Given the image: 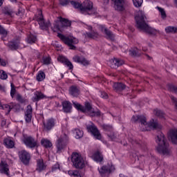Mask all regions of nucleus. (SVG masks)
<instances>
[{
    "instance_id": "obj_1",
    "label": "nucleus",
    "mask_w": 177,
    "mask_h": 177,
    "mask_svg": "<svg viewBox=\"0 0 177 177\" xmlns=\"http://www.w3.org/2000/svg\"><path fill=\"white\" fill-rule=\"evenodd\" d=\"M132 122H135L136 124H140V127L141 128V131H150V129H157L160 128L158 127V123L151 122L147 123V120L146 117L143 115H133L131 118Z\"/></svg>"
},
{
    "instance_id": "obj_2",
    "label": "nucleus",
    "mask_w": 177,
    "mask_h": 177,
    "mask_svg": "<svg viewBox=\"0 0 177 177\" xmlns=\"http://www.w3.org/2000/svg\"><path fill=\"white\" fill-rule=\"evenodd\" d=\"M135 19L137 28H139V30H142V31H145L151 35H156V34H157V30L149 26V25L146 23V16H145L142 13L138 14Z\"/></svg>"
},
{
    "instance_id": "obj_3",
    "label": "nucleus",
    "mask_w": 177,
    "mask_h": 177,
    "mask_svg": "<svg viewBox=\"0 0 177 177\" xmlns=\"http://www.w3.org/2000/svg\"><path fill=\"white\" fill-rule=\"evenodd\" d=\"M156 142L158 144L156 150L160 154H169V145L167 142L165 136L161 131L157 135Z\"/></svg>"
},
{
    "instance_id": "obj_4",
    "label": "nucleus",
    "mask_w": 177,
    "mask_h": 177,
    "mask_svg": "<svg viewBox=\"0 0 177 177\" xmlns=\"http://www.w3.org/2000/svg\"><path fill=\"white\" fill-rule=\"evenodd\" d=\"M81 13L88 16H97V10L93 8V2L86 0L82 4Z\"/></svg>"
},
{
    "instance_id": "obj_5",
    "label": "nucleus",
    "mask_w": 177,
    "mask_h": 177,
    "mask_svg": "<svg viewBox=\"0 0 177 177\" xmlns=\"http://www.w3.org/2000/svg\"><path fill=\"white\" fill-rule=\"evenodd\" d=\"M57 37L64 44H65V45L69 46V49H71L72 50H75V49H77V47L74 45L78 44V39L73 36H66L61 33H58Z\"/></svg>"
},
{
    "instance_id": "obj_6",
    "label": "nucleus",
    "mask_w": 177,
    "mask_h": 177,
    "mask_svg": "<svg viewBox=\"0 0 177 177\" xmlns=\"http://www.w3.org/2000/svg\"><path fill=\"white\" fill-rule=\"evenodd\" d=\"M86 128L88 133L93 135L95 139H97V140H102V133L95 123L89 122L88 124H86Z\"/></svg>"
},
{
    "instance_id": "obj_7",
    "label": "nucleus",
    "mask_w": 177,
    "mask_h": 177,
    "mask_svg": "<svg viewBox=\"0 0 177 177\" xmlns=\"http://www.w3.org/2000/svg\"><path fill=\"white\" fill-rule=\"evenodd\" d=\"M71 162L73 165L77 169H82L84 167H85V162L84 161V158L81 156V154L73 152L71 156Z\"/></svg>"
},
{
    "instance_id": "obj_8",
    "label": "nucleus",
    "mask_w": 177,
    "mask_h": 177,
    "mask_svg": "<svg viewBox=\"0 0 177 177\" xmlns=\"http://www.w3.org/2000/svg\"><path fill=\"white\" fill-rule=\"evenodd\" d=\"M22 142L28 149L38 147V141L31 136L23 135Z\"/></svg>"
},
{
    "instance_id": "obj_9",
    "label": "nucleus",
    "mask_w": 177,
    "mask_h": 177,
    "mask_svg": "<svg viewBox=\"0 0 177 177\" xmlns=\"http://www.w3.org/2000/svg\"><path fill=\"white\" fill-rule=\"evenodd\" d=\"M58 19L59 20L55 22L54 27L52 28V30L54 32H56V31H60L61 27L64 28L71 26V22L70 20L62 17H59Z\"/></svg>"
},
{
    "instance_id": "obj_10",
    "label": "nucleus",
    "mask_w": 177,
    "mask_h": 177,
    "mask_svg": "<svg viewBox=\"0 0 177 177\" xmlns=\"http://www.w3.org/2000/svg\"><path fill=\"white\" fill-rule=\"evenodd\" d=\"M68 143V137L67 135L64 134L61 136L57 140L56 142V147H57V151L59 153V151H62V150H64V149L67 146V144Z\"/></svg>"
},
{
    "instance_id": "obj_11",
    "label": "nucleus",
    "mask_w": 177,
    "mask_h": 177,
    "mask_svg": "<svg viewBox=\"0 0 177 177\" xmlns=\"http://www.w3.org/2000/svg\"><path fill=\"white\" fill-rule=\"evenodd\" d=\"M19 158L24 165H30L31 161V154L26 150H21L18 152Z\"/></svg>"
},
{
    "instance_id": "obj_12",
    "label": "nucleus",
    "mask_w": 177,
    "mask_h": 177,
    "mask_svg": "<svg viewBox=\"0 0 177 177\" xmlns=\"http://www.w3.org/2000/svg\"><path fill=\"white\" fill-rule=\"evenodd\" d=\"M35 19L39 23V26L41 30H45L46 31H48L49 30V28L51 26L50 21H45V19H44V15H42V12H40V13L36 17Z\"/></svg>"
},
{
    "instance_id": "obj_13",
    "label": "nucleus",
    "mask_w": 177,
    "mask_h": 177,
    "mask_svg": "<svg viewBox=\"0 0 177 177\" xmlns=\"http://www.w3.org/2000/svg\"><path fill=\"white\" fill-rule=\"evenodd\" d=\"M83 113H88L90 117H100V111H95L92 107V104L88 102H84L83 106Z\"/></svg>"
},
{
    "instance_id": "obj_14",
    "label": "nucleus",
    "mask_w": 177,
    "mask_h": 177,
    "mask_svg": "<svg viewBox=\"0 0 177 177\" xmlns=\"http://www.w3.org/2000/svg\"><path fill=\"white\" fill-rule=\"evenodd\" d=\"M115 168L114 167V165H113L111 163L108 164L106 165L102 166L100 169H98V171L102 176H104V174H110L111 172H113Z\"/></svg>"
},
{
    "instance_id": "obj_15",
    "label": "nucleus",
    "mask_w": 177,
    "mask_h": 177,
    "mask_svg": "<svg viewBox=\"0 0 177 177\" xmlns=\"http://www.w3.org/2000/svg\"><path fill=\"white\" fill-rule=\"evenodd\" d=\"M114 3V8L115 10H118V12H123L125 10V1L124 0H111Z\"/></svg>"
},
{
    "instance_id": "obj_16",
    "label": "nucleus",
    "mask_w": 177,
    "mask_h": 177,
    "mask_svg": "<svg viewBox=\"0 0 177 177\" xmlns=\"http://www.w3.org/2000/svg\"><path fill=\"white\" fill-rule=\"evenodd\" d=\"M57 60L60 63H62V64L66 66V67H68V70H73L74 68L73 63H71V62H70V60H68V59L66 58L65 57L60 55L57 57Z\"/></svg>"
},
{
    "instance_id": "obj_17",
    "label": "nucleus",
    "mask_w": 177,
    "mask_h": 177,
    "mask_svg": "<svg viewBox=\"0 0 177 177\" xmlns=\"http://www.w3.org/2000/svg\"><path fill=\"white\" fill-rule=\"evenodd\" d=\"M0 174L9 176V165L5 160H1L0 162Z\"/></svg>"
},
{
    "instance_id": "obj_18",
    "label": "nucleus",
    "mask_w": 177,
    "mask_h": 177,
    "mask_svg": "<svg viewBox=\"0 0 177 177\" xmlns=\"http://www.w3.org/2000/svg\"><path fill=\"white\" fill-rule=\"evenodd\" d=\"M32 118V106L31 105H28L26 110L25 111V121L26 122H31V119Z\"/></svg>"
},
{
    "instance_id": "obj_19",
    "label": "nucleus",
    "mask_w": 177,
    "mask_h": 177,
    "mask_svg": "<svg viewBox=\"0 0 177 177\" xmlns=\"http://www.w3.org/2000/svg\"><path fill=\"white\" fill-rule=\"evenodd\" d=\"M3 145L7 149H13L15 147V141L10 137H6L3 140Z\"/></svg>"
},
{
    "instance_id": "obj_20",
    "label": "nucleus",
    "mask_w": 177,
    "mask_h": 177,
    "mask_svg": "<svg viewBox=\"0 0 177 177\" xmlns=\"http://www.w3.org/2000/svg\"><path fill=\"white\" fill-rule=\"evenodd\" d=\"M62 110L64 113H71V109H73V104L69 101H63L62 102Z\"/></svg>"
},
{
    "instance_id": "obj_21",
    "label": "nucleus",
    "mask_w": 177,
    "mask_h": 177,
    "mask_svg": "<svg viewBox=\"0 0 177 177\" xmlns=\"http://www.w3.org/2000/svg\"><path fill=\"white\" fill-rule=\"evenodd\" d=\"M80 87L77 86H71L69 88V94L73 97H78V96H80Z\"/></svg>"
},
{
    "instance_id": "obj_22",
    "label": "nucleus",
    "mask_w": 177,
    "mask_h": 177,
    "mask_svg": "<svg viewBox=\"0 0 177 177\" xmlns=\"http://www.w3.org/2000/svg\"><path fill=\"white\" fill-rule=\"evenodd\" d=\"M111 68H118L120 66L124 64V60L118 59V58H113L112 61H111Z\"/></svg>"
},
{
    "instance_id": "obj_23",
    "label": "nucleus",
    "mask_w": 177,
    "mask_h": 177,
    "mask_svg": "<svg viewBox=\"0 0 177 177\" xmlns=\"http://www.w3.org/2000/svg\"><path fill=\"white\" fill-rule=\"evenodd\" d=\"M73 60L76 63H81V64H83V66H88V64H89V62L86 60V59H85L84 57L76 55L73 57Z\"/></svg>"
},
{
    "instance_id": "obj_24",
    "label": "nucleus",
    "mask_w": 177,
    "mask_h": 177,
    "mask_svg": "<svg viewBox=\"0 0 177 177\" xmlns=\"http://www.w3.org/2000/svg\"><path fill=\"white\" fill-rule=\"evenodd\" d=\"M44 169H46V165L44 162V159H38L37 160V168L36 171H38L39 172H42V171H44Z\"/></svg>"
},
{
    "instance_id": "obj_25",
    "label": "nucleus",
    "mask_w": 177,
    "mask_h": 177,
    "mask_svg": "<svg viewBox=\"0 0 177 177\" xmlns=\"http://www.w3.org/2000/svg\"><path fill=\"white\" fill-rule=\"evenodd\" d=\"M55 119L50 118L48 119L46 123H44V129L46 131H50L53 127H55Z\"/></svg>"
},
{
    "instance_id": "obj_26",
    "label": "nucleus",
    "mask_w": 177,
    "mask_h": 177,
    "mask_svg": "<svg viewBox=\"0 0 177 177\" xmlns=\"http://www.w3.org/2000/svg\"><path fill=\"white\" fill-rule=\"evenodd\" d=\"M103 158V154H102V152H100V151H97L93 155V159L94 160V161H96V162H100V164H102Z\"/></svg>"
},
{
    "instance_id": "obj_27",
    "label": "nucleus",
    "mask_w": 177,
    "mask_h": 177,
    "mask_svg": "<svg viewBox=\"0 0 177 177\" xmlns=\"http://www.w3.org/2000/svg\"><path fill=\"white\" fill-rule=\"evenodd\" d=\"M16 107H20V106L17 104H15L12 106L9 104L0 105V109H1V110H6V111H7V114H9L12 109H15Z\"/></svg>"
},
{
    "instance_id": "obj_28",
    "label": "nucleus",
    "mask_w": 177,
    "mask_h": 177,
    "mask_svg": "<svg viewBox=\"0 0 177 177\" xmlns=\"http://www.w3.org/2000/svg\"><path fill=\"white\" fill-rule=\"evenodd\" d=\"M169 136L171 139L172 143L174 145H177V129H171L170 130V134Z\"/></svg>"
},
{
    "instance_id": "obj_29",
    "label": "nucleus",
    "mask_w": 177,
    "mask_h": 177,
    "mask_svg": "<svg viewBox=\"0 0 177 177\" xmlns=\"http://www.w3.org/2000/svg\"><path fill=\"white\" fill-rule=\"evenodd\" d=\"M41 145L43 147H45V149H50L53 146L52 142H50L48 138H42L41 140Z\"/></svg>"
},
{
    "instance_id": "obj_30",
    "label": "nucleus",
    "mask_w": 177,
    "mask_h": 177,
    "mask_svg": "<svg viewBox=\"0 0 177 177\" xmlns=\"http://www.w3.org/2000/svg\"><path fill=\"white\" fill-rule=\"evenodd\" d=\"M113 89L116 92H121V91H124L125 89V84L122 83H114L113 84Z\"/></svg>"
},
{
    "instance_id": "obj_31",
    "label": "nucleus",
    "mask_w": 177,
    "mask_h": 177,
    "mask_svg": "<svg viewBox=\"0 0 177 177\" xmlns=\"http://www.w3.org/2000/svg\"><path fill=\"white\" fill-rule=\"evenodd\" d=\"M26 42L30 44H35L37 42V36L32 34L28 35L26 38Z\"/></svg>"
},
{
    "instance_id": "obj_32",
    "label": "nucleus",
    "mask_w": 177,
    "mask_h": 177,
    "mask_svg": "<svg viewBox=\"0 0 177 177\" xmlns=\"http://www.w3.org/2000/svg\"><path fill=\"white\" fill-rule=\"evenodd\" d=\"M46 75H45V72L42 71H39L36 76V80L39 82H41V81H44L45 80Z\"/></svg>"
},
{
    "instance_id": "obj_33",
    "label": "nucleus",
    "mask_w": 177,
    "mask_h": 177,
    "mask_svg": "<svg viewBox=\"0 0 177 177\" xmlns=\"http://www.w3.org/2000/svg\"><path fill=\"white\" fill-rule=\"evenodd\" d=\"M165 30L167 34H176L177 32V28L175 26H167Z\"/></svg>"
},
{
    "instance_id": "obj_34",
    "label": "nucleus",
    "mask_w": 177,
    "mask_h": 177,
    "mask_svg": "<svg viewBox=\"0 0 177 177\" xmlns=\"http://www.w3.org/2000/svg\"><path fill=\"white\" fill-rule=\"evenodd\" d=\"M129 55L131 56H140V50L135 47L129 50Z\"/></svg>"
},
{
    "instance_id": "obj_35",
    "label": "nucleus",
    "mask_w": 177,
    "mask_h": 177,
    "mask_svg": "<svg viewBox=\"0 0 177 177\" xmlns=\"http://www.w3.org/2000/svg\"><path fill=\"white\" fill-rule=\"evenodd\" d=\"M71 4L75 8V9H79L81 13V8H82V3L75 1H71Z\"/></svg>"
},
{
    "instance_id": "obj_36",
    "label": "nucleus",
    "mask_w": 177,
    "mask_h": 177,
    "mask_svg": "<svg viewBox=\"0 0 177 177\" xmlns=\"http://www.w3.org/2000/svg\"><path fill=\"white\" fill-rule=\"evenodd\" d=\"M8 48H10V49H12V50H16V49H17V48H19V42L10 41L8 44Z\"/></svg>"
},
{
    "instance_id": "obj_37",
    "label": "nucleus",
    "mask_w": 177,
    "mask_h": 177,
    "mask_svg": "<svg viewBox=\"0 0 177 177\" xmlns=\"http://www.w3.org/2000/svg\"><path fill=\"white\" fill-rule=\"evenodd\" d=\"M76 139H81L84 136V131L80 129H75L74 131Z\"/></svg>"
},
{
    "instance_id": "obj_38",
    "label": "nucleus",
    "mask_w": 177,
    "mask_h": 177,
    "mask_svg": "<svg viewBox=\"0 0 177 177\" xmlns=\"http://www.w3.org/2000/svg\"><path fill=\"white\" fill-rule=\"evenodd\" d=\"M102 129L106 132V133H111L113 132V126L109 124H104L102 125Z\"/></svg>"
},
{
    "instance_id": "obj_39",
    "label": "nucleus",
    "mask_w": 177,
    "mask_h": 177,
    "mask_svg": "<svg viewBox=\"0 0 177 177\" xmlns=\"http://www.w3.org/2000/svg\"><path fill=\"white\" fill-rule=\"evenodd\" d=\"M44 97H45V95H44V93L39 91L35 93V100H36V102L41 100V99H44Z\"/></svg>"
},
{
    "instance_id": "obj_40",
    "label": "nucleus",
    "mask_w": 177,
    "mask_h": 177,
    "mask_svg": "<svg viewBox=\"0 0 177 177\" xmlns=\"http://www.w3.org/2000/svg\"><path fill=\"white\" fill-rule=\"evenodd\" d=\"M106 135L110 140H112L113 142H115V140H117V136L114 133V131L106 133Z\"/></svg>"
},
{
    "instance_id": "obj_41",
    "label": "nucleus",
    "mask_w": 177,
    "mask_h": 177,
    "mask_svg": "<svg viewBox=\"0 0 177 177\" xmlns=\"http://www.w3.org/2000/svg\"><path fill=\"white\" fill-rule=\"evenodd\" d=\"M0 34L2 36L1 39L3 40L5 39V38H6V35H8V31H6V30H5V28H3V27H2V26L0 25Z\"/></svg>"
},
{
    "instance_id": "obj_42",
    "label": "nucleus",
    "mask_w": 177,
    "mask_h": 177,
    "mask_svg": "<svg viewBox=\"0 0 177 177\" xmlns=\"http://www.w3.org/2000/svg\"><path fill=\"white\" fill-rule=\"evenodd\" d=\"M104 34L108 38H109V39H114V34H113V32L109 30V29H106V30H105Z\"/></svg>"
},
{
    "instance_id": "obj_43",
    "label": "nucleus",
    "mask_w": 177,
    "mask_h": 177,
    "mask_svg": "<svg viewBox=\"0 0 177 177\" xmlns=\"http://www.w3.org/2000/svg\"><path fill=\"white\" fill-rule=\"evenodd\" d=\"M153 113L155 114V115H157V117H160V118H164V115H165L164 112L158 109H155L153 111Z\"/></svg>"
},
{
    "instance_id": "obj_44",
    "label": "nucleus",
    "mask_w": 177,
    "mask_h": 177,
    "mask_svg": "<svg viewBox=\"0 0 177 177\" xmlns=\"http://www.w3.org/2000/svg\"><path fill=\"white\" fill-rule=\"evenodd\" d=\"M73 104L74 107L77 109V110H80V111H82V113H83L84 106L81 105V104L78 102H73Z\"/></svg>"
},
{
    "instance_id": "obj_45",
    "label": "nucleus",
    "mask_w": 177,
    "mask_h": 177,
    "mask_svg": "<svg viewBox=\"0 0 177 177\" xmlns=\"http://www.w3.org/2000/svg\"><path fill=\"white\" fill-rule=\"evenodd\" d=\"M133 3L136 8H140L143 3V0H133Z\"/></svg>"
},
{
    "instance_id": "obj_46",
    "label": "nucleus",
    "mask_w": 177,
    "mask_h": 177,
    "mask_svg": "<svg viewBox=\"0 0 177 177\" xmlns=\"http://www.w3.org/2000/svg\"><path fill=\"white\" fill-rule=\"evenodd\" d=\"M86 34L88 38H92L93 39H95V38H97V37H99V34H97V32H88Z\"/></svg>"
},
{
    "instance_id": "obj_47",
    "label": "nucleus",
    "mask_w": 177,
    "mask_h": 177,
    "mask_svg": "<svg viewBox=\"0 0 177 177\" xmlns=\"http://www.w3.org/2000/svg\"><path fill=\"white\" fill-rule=\"evenodd\" d=\"M8 75L5 71H0V80H7Z\"/></svg>"
},
{
    "instance_id": "obj_48",
    "label": "nucleus",
    "mask_w": 177,
    "mask_h": 177,
    "mask_svg": "<svg viewBox=\"0 0 177 177\" xmlns=\"http://www.w3.org/2000/svg\"><path fill=\"white\" fill-rule=\"evenodd\" d=\"M44 64H50V57H43L42 58Z\"/></svg>"
},
{
    "instance_id": "obj_49",
    "label": "nucleus",
    "mask_w": 177,
    "mask_h": 177,
    "mask_svg": "<svg viewBox=\"0 0 177 177\" xmlns=\"http://www.w3.org/2000/svg\"><path fill=\"white\" fill-rule=\"evenodd\" d=\"M158 9L159 10V12H160V15L162 17V19H165V17H167V14L165 13V10H164L163 8L158 7Z\"/></svg>"
},
{
    "instance_id": "obj_50",
    "label": "nucleus",
    "mask_w": 177,
    "mask_h": 177,
    "mask_svg": "<svg viewBox=\"0 0 177 177\" xmlns=\"http://www.w3.org/2000/svg\"><path fill=\"white\" fill-rule=\"evenodd\" d=\"M168 89H169L171 92H174V93H177V86H175L172 84H169L168 86Z\"/></svg>"
},
{
    "instance_id": "obj_51",
    "label": "nucleus",
    "mask_w": 177,
    "mask_h": 177,
    "mask_svg": "<svg viewBox=\"0 0 177 177\" xmlns=\"http://www.w3.org/2000/svg\"><path fill=\"white\" fill-rule=\"evenodd\" d=\"M17 100L19 103H26V100L20 94L17 95Z\"/></svg>"
},
{
    "instance_id": "obj_52",
    "label": "nucleus",
    "mask_w": 177,
    "mask_h": 177,
    "mask_svg": "<svg viewBox=\"0 0 177 177\" xmlns=\"http://www.w3.org/2000/svg\"><path fill=\"white\" fill-rule=\"evenodd\" d=\"M59 3H60V5H62V6H66L70 3V1L69 0H60Z\"/></svg>"
},
{
    "instance_id": "obj_53",
    "label": "nucleus",
    "mask_w": 177,
    "mask_h": 177,
    "mask_svg": "<svg viewBox=\"0 0 177 177\" xmlns=\"http://www.w3.org/2000/svg\"><path fill=\"white\" fill-rule=\"evenodd\" d=\"M15 95H16V88L15 87H12L11 88V91H10L11 97H15Z\"/></svg>"
},
{
    "instance_id": "obj_54",
    "label": "nucleus",
    "mask_w": 177,
    "mask_h": 177,
    "mask_svg": "<svg viewBox=\"0 0 177 177\" xmlns=\"http://www.w3.org/2000/svg\"><path fill=\"white\" fill-rule=\"evenodd\" d=\"M99 28L100 30V31H102V32H105L107 30V28H106V26L101 25L99 26Z\"/></svg>"
},
{
    "instance_id": "obj_55",
    "label": "nucleus",
    "mask_w": 177,
    "mask_h": 177,
    "mask_svg": "<svg viewBox=\"0 0 177 177\" xmlns=\"http://www.w3.org/2000/svg\"><path fill=\"white\" fill-rule=\"evenodd\" d=\"M0 64L1 66H6V62L0 57Z\"/></svg>"
},
{
    "instance_id": "obj_56",
    "label": "nucleus",
    "mask_w": 177,
    "mask_h": 177,
    "mask_svg": "<svg viewBox=\"0 0 177 177\" xmlns=\"http://www.w3.org/2000/svg\"><path fill=\"white\" fill-rule=\"evenodd\" d=\"M101 97H103V99H107V97H109V95H107V93L102 92L101 94Z\"/></svg>"
},
{
    "instance_id": "obj_57",
    "label": "nucleus",
    "mask_w": 177,
    "mask_h": 177,
    "mask_svg": "<svg viewBox=\"0 0 177 177\" xmlns=\"http://www.w3.org/2000/svg\"><path fill=\"white\" fill-rule=\"evenodd\" d=\"M73 175L74 177H81V174L78 171H74Z\"/></svg>"
},
{
    "instance_id": "obj_58",
    "label": "nucleus",
    "mask_w": 177,
    "mask_h": 177,
    "mask_svg": "<svg viewBox=\"0 0 177 177\" xmlns=\"http://www.w3.org/2000/svg\"><path fill=\"white\" fill-rule=\"evenodd\" d=\"M3 2H5V0H0V7L3 5Z\"/></svg>"
},
{
    "instance_id": "obj_59",
    "label": "nucleus",
    "mask_w": 177,
    "mask_h": 177,
    "mask_svg": "<svg viewBox=\"0 0 177 177\" xmlns=\"http://www.w3.org/2000/svg\"><path fill=\"white\" fill-rule=\"evenodd\" d=\"M10 1L16 3V2H17V0H10Z\"/></svg>"
},
{
    "instance_id": "obj_60",
    "label": "nucleus",
    "mask_w": 177,
    "mask_h": 177,
    "mask_svg": "<svg viewBox=\"0 0 177 177\" xmlns=\"http://www.w3.org/2000/svg\"><path fill=\"white\" fill-rule=\"evenodd\" d=\"M73 171H69L68 172V174H69V175H73Z\"/></svg>"
},
{
    "instance_id": "obj_61",
    "label": "nucleus",
    "mask_w": 177,
    "mask_h": 177,
    "mask_svg": "<svg viewBox=\"0 0 177 177\" xmlns=\"http://www.w3.org/2000/svg\"><path fill=\"white\" fill-rule=\"evenodd\" d=\"M11 88H15V84H13L12 83L11 84Z\"/></svg>"
},
{
    "instance_id": "obj_62",
    "label": "nucleus",
    "mask_w": 177,
    "mask_h": 177,
    "mask_svg": "<svg viewBox=\"0 0 177 177\" xmlns=\"http://www.w3.org/2000/svg\"><path fill=\"white\" fill-rule=\"evenodd\" d=\"M147 57H148V59H151V57H150V56H149L148 55H147Z\"/></svg>"
},
{
    "instance_id": "obj_63",
    "label": "nucleus",
    "mask_w": 177,
    "mask_h": 177,
    "mask_svg": "<svg viewBox=\"0 0 177 177\" xmlns=\"http://www.w3.org/2000/svg\"><path fill=\"white\" fill-rule=\"evenodd\" d=\"M2 90V85L0 84V91Z\"/></svg>"
},
{
    "instance_id": "obj_64",
    "label": "nucleus",
    "mask_w": 177,
    "mask_h": 177,
    "mask_svg": "<svg viewBox=\"0 0 177 177\" xmlns=\"http://www.w3.org/2000/svg\"><path fill=\"white\" fill-rule=\"evenodd\" d=\"M61 75H62V78H64V75L61 74Z\"/></svg>"
}]
</instances>
